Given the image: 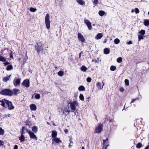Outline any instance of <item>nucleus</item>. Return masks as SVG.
I'll return each instance as SVG.
<instances>
[{"mask_svg": "<svg viewBox=\"0 0 149 149\" xmlns=\"http://www.w3.org/2000/svg\"><path fill=\"white\" fill-rule=\"evenodd\" d=\"M43 47L44 44H42L41 42H39L36 43L35 46V50L37 51V53L38 54H39L40 51L43 53V54H45V52L43 48Z\"/></svg>", "mask_w": 149, "mask_h": 149, "instance_id": "f257e3e1", "label": "nucleus"}, {"mask_svg": "<svg viewBox=\"0 0 149 149\" xmlns=\"http://www.w3.org/2000/svg\"><path fill=\"white\" fill-rule=\"evenodd\" d=\"M0 94L4 95L11 96L13 95V92L10 89H5L2 90L0 92Z\"/></svg>", "mask_w": 149, "mask_h": 149, "instance_id": "f03ea898", "label": "nucleus"}, {"mask_svg": "<svg viewBox=\"0 0 149 149\" xmlns=\"http://www.w3.org/2000/svg\"><path fill=\"white\" fill-rule=\"evenodd\" d=\"M49 17V15L48 14H47L45 17V24L46 28L48 29H49L50 27Z\"/></svg>", "mask_w": 149, "mask_h": 149, "instance_id": "7ed1b4c3", "label": "nucleus"}, {"mask_svg": "<svg viewBox=\"0 0 149 149\" xmlns=\"http://www.w3.org/2000/svg\"><path fill=\"white\" fill-rule=\"evenodd\" d=\"M70 105V109L72 111H75L76 110V106H78L79 104L76 101H74L72 102H70L69 103Z\"/></svg>", "mask_w": 149, "mask_h": 149, "instance_id": "20e7f679", "label": "nucleus"}, {"mask_svg": "<svg viewBox=\"0 0 149 149\" xmlns=\"http://www.w3.org/2000/svg\"><path fill=\"white\" fill-rule=\"evenodd\" d=\"M6 101V104H7L8 109L10 110L13 109H14V107L13 105L12 102L8 100H5Z\"/></svg>", "mask_w": 149, "mask_h": 149, "instance_id": "39448f33", "label": "nucleus"}, {"mask_svg": "<svg viewBox=\"0 0 149 149\" xmlns=\"http://www.w3.org/2000/svg\"><path fill=\"white\" fill-rule=\"evenodd\" d=\"M22 85L26 88H28L30 86L29 80L28 79H26L23 81L22 83Z\"/></svg>", "mask_w": 149, "mask_h": 149, "instance_id": "423d86ee", "label": "nucleus"}, {"mask_svg": "<svg viewBox=\"0 0 149 149\" xmlns=\"http://www.w3.org/2000/svg\"><path fill=\"white\" fill-rule=\"evenodd\" d=\"M28 134H29L31 139L35 140H37V138L36 135H35L34 134V133L31 131L29 130V131L28 132Z\"/></svg>", "mask_w": 149, "mask_h": 149, "instance_id": "0eeeda50", "label": "nucleus"}, {"mask_svg": "<svg viewBox=\"0 0 149 149\" xmlns=\"http://www.w3.org/2000/svg\"><path fill=\"white\" fill-rule=\"evenodd\" d=\"M102 130V125L100 124L95 129V132L97 133H100Z\"/></svg>", "mask_w": 149, "mask_h": 149, "instance_id": "6e6552de", "label": "nucleus"}, {"mask_svg": "<svg viewBox=\"0 0 149 149\" xmlns=\"http://www.w3.org/2000/svg\"><path fill=\"white\" fill-rule=\"evenodd\" d=\"M21 81L20 78L18 79H16V77L13 80V83L15 86H17L20 85Z\"/></svg>", "mask_w": 149, "mask_h": 149, "instance_id": "1a4fd4ad", "label": "nucleus"}, {"mask_svg": "<svg viewBox=\"0 0 149 149\" xmlns=\"http://www.w3.org/2000/svg\"><path fill=\"white\" fill-rule=\"evenodd\" d=\"M78 38L79 40L81 41L82 42H85V39L81 33H78Z\"/></svg>", "mask_w": 149, "mask_h": 149, "instance_id": "9d476101", "label": "nucleus"}, {"mask_svg": "<svg viewBox=\"0 0 149 149\" xmlns=\"http://www.w3.org/2000/svg\"><path fill=\"white\" fill-rule=\"evenodd\" d=\"M84 22L88 26V29L89 30H91L92 29V26L91 22L88 20L86 19H85Z\"/></svg>", "mask_w": 149, "mask_h": 149, "instance_id": "9b49d317", "label": "nucleus"}, {"mask_svg": "<svg viewBox=\"0 0 149 149\" xmlns=\"http://www.w3.org/2000/svg\"><path fill=\"white\" fill-rule=\"evenodd\" d=\"M29 131H29L28 130V129L27 128V127H23L22 128V131L20 132V133L21 134H24L27 132L28 133Z\"/></svg>", "mask_w": 149, "mask_h": 149, "instance_id": "f8f14e48", "label": "nucleus"}, {"mask_svg": "<svg viewBox=\"0 0 149 149\" xmlns=\"http://www.w3.org/2000/svg\"><path fill=\"white\" fill-rule=\"evenodd\" d=\"M52 141H53L52 143H54V142L57 143H59L62 142L59 139L57 138H56L52 139Z\"/></svg>", "mask_w": 149, "mask_h": 149, "instance_id": "ddd939ff", "label": "nucleus"}, {"mask_svg": "<svg viewBox=\"0 0 149 149\" xmlns=\"http://www.w3.org/2000/svg\"><path fill=\"white\" fill-rule=\"evenodd\" d=\"M13 92V94L17 95L18 94V93H20V90L19 89H17L16 88H14L12 91Z\"/></svg>", "mask_w": 149, "mask_h": 149, "instance_id": "4468645a", "label": "nucleus"}, {"mask_svg": "<svg viewBox=\"0 0 149 149\" xmlns=\"http://www.w3.org/2000/svg\"><path fill=\"white\" fill-rule=\"evenodd\" d=\"M31 109L32 111H35L36 110V105L32 104L30 105V106Z\"/></svg>", "mask_w": 149, "mask_h": 149, "instance_id": "2eb2a0df", "label": "nucleus"}, {"mask_svg": "<svg viewBox=\"0 0 149 149\" xmlns=\"http://www.w3.org/2000/svg\"><path fill=\"white\" fill-rule=\"evenodd\" d=\"M57 136V132L56 131L53 130L52 134V138H55Z\"/></svg>", "mask_w": 149, "mask_h": 149, "instance_id": "dca6fc26", "label": "nucleus"}, {"mask_svg": "<svg viewBox=\"0 0 149 149\" xmlns=\"http://www.w3.org/2000/svg\"><path fill=\"white\" fill-rule=\"evenodd\" d=\"M5 100H7L6 99H4L2 100H0V102L1 103L0 104V105L2 106L3 107H5V103H6V101Z\"/></svg>", "mask_w": 149, "mask_h": 149, "instance_id": "f3484780", "label": "nucleus"}, {"mask_svg": "<svg viewBox=\"0 0 149 149\" xmlns=\"http://www.w3.org/2000/svg\"><path fill=\"white\" fill-rule=\"evenodd\" d=\"M32 130L33 131V132L36 133L38 132V127L35 126H33L32 128Z\"/></svg>", "mask_w": 149, "mask_h": 149, "instance_id": "a211bd4d", "label": "nucleus"}, {"mask_svg": "<svg viewBox=\"0 0 149 149\" xmlns=\"http://www.w3.org/2000/svg\"><path fill=\"white\" fill-rule=\"evenodd\" d=\"M25 137L23 134H21V135L19 137V139L20 140L21 142H22L24 141L25 139Z\"/></svg>", "mask_w": 149, "mask_h": 149, "instance_id": "6ab92c4d", "label": "nucleus"}, {"mask_svg": "<svg viewBox=\"0 0 149 149\" xmlns=\"http://www.w3.org/2000/svg\"><path fill=\"white\" fill-rule=\"evenodd\" d=\"M103 36V34L102 33H99L97 34L96 37V38L97 39H99L101 38Z\"/></svg>", "mask_w": 149, "mask_h": 149, "instance_id": "aec40b11", "label": "nucleus"}, {"mask_svg": "<svg viewBox=\"0 0 149 149\" xmlns=\"http://www.w3.org/2000/svg\"><path fill=\"white\" fill-rule=\"evenodd\" d=\"M13 67L12 65H8L7 67L6 68V69L7 71H9L13 70Z\"/></svg>", "mask_w": 149, "mask_h": 149, "instance_id": "412c9836", "label": "nucleus"}, {"mask_svg": "<svg viewBox=\"0 0 149 149\" xmlns=\"http://www.w3.org/2000/svg\"><path fill=\"white\" fill-rule=\"evenodd\" d=\"M110 53L109 49L107 48H105L104 49V53L105 54H107Z\"/></svg>", "mask_w": 149, "mask_h": 149, "instance_id": "4be33fe9", "label": "nucleus"}, {"mask_svg": "<svg viewBox=\"0 0 149 149\" xmlns=\"http://www.w3.org/2000/svg\"><path fill=\"white\" fill-rule=\"evenodd\" d=\"M6 61V58L2 56V55H0V61L5 62Z\"/></svg>", "mask_w": 149, "mask_h": 149, "instance_id": "5701e85b", "label": "nucleus"}, {"mask_svg": "<svg viewBox=\"0 0 149 149\" xmlns=\"http://www.w3.org/2000/svg\"><path fill=\"white\" fill-rule=\"evenodd\" d=\"M77 2L81 5H83L85 4V2L83 0H77Z\"/></svg>", "mask_w": 149, "mask_h": 149, "instance_id": "b1692460", "label": "nucleus"}, {"mask_svg": "<svg viewBox=\"0 0 149 149\" xmlns=\"http://www.w3.org/2000/svg\"><path fill=\"white\" fill-rule=\"evenodd\" d=\"M78 90L80 91H84L85 90V88L83 86L81 85L79 87Z\"/></svg>", "mask_w": 149, "mask_h": 149, "instance_id": "393cba45", "label": "nucleus"}, {"mask_svg": "<svg viewBox=\"0 0 149 149\" xmlns=\"http://www.w3.org/2000/svg\"><path fill=\"white\" fill-rule=\"evenodd\" d=\"M139 33H140L141 35L143 36L145 33V31L144 30L142 29L139 32Z\"/></svg>", "mask_w": 149, "mask_h": 149, "instance_id": "a878e982", "label": "nucleus"}, {"mask_svg": "<svg viewBox=\"0 0 149 149\" xmlns=\"http://www.w3.org/2000/svg\"><path fill=\"white\" fill-rule=\"evenodd\" d=\"M81 69L82 71L83 72H85L87 69V68H86V67L84 65H83L81 68Z\"/></svg>", "mask_w": 149, "mask_h": 149, "instance_id": "bb28decb", "label": "nucleus"}, {"mask_svg": "<svg viewBox=\"0 0 149 149\" xmlns=\"http://www.w3.org/2000/svg\"><path fill=\"white\" fill-rule=\"evenodd\" d=\"M144 24L146 26H148L149 25V20H145L144 22Z\"/></svg>", "mask_w": 149, "mask_h": 149, "instance_id": "cd10ccee", "label": "nucleus"}, {"mask_svg": "<svg viewBox=\"0 0 149 149\" xmlns=\"http://www.w3.org/2000/svg\"><path fill=\"white\" fill-rule=\"evenodd\" d=\"M98 87V88L100 89H102L103 88V86L102 87V86H101V83L100 82H98L96 85Z\"/></svg>", "mask_w": 149, "mask_h": 149, "instance_id": "c85d7f7f", "label": "nucleus"}, {"mask_svg": "<svg viewBox=\"0 0 149 149\" xmlns=\"http://www.w3.org/2000/svg\"><path fill=\"white\" fill-rule=\"evenodd\" d=\"M104 11L102 10H100L98 12L99 15L100 16H102L104 15Z\"/></svg>", "mask_w": 149, "mask_h": 149, "instance_id": "c756f323", "label": "nucleus"}, {"mask_svg": "<svg viewBox=\"0 0 149 149\" xmlns=\"http://www.w3.org/2000/svg\"><path fill=\"white\" fill-rule=\"evenodd\" d=\"M9 79V77H5L3 78V80L4 82H6Z\"/></svg>", "mask_w": 149, "mask_h": 149, "instance_id": "7c9ffc66", "label": "nucleus"}, {"mask_svg": "<svg viewBox=\"0 0 149 149\" xmlns=\"http://www.w3.org/2000/svg\"><path fill=\"white\" fill-rule=\"evenodd\" d=\"M142 146V144L141 143H138L136 146V147L137 148H140Z\"/></svg>", "mask_w": 149, "mask_h": 149, "instance_id": "2f4dec72", "label": "nucleus"}, {"mask_svg": "<svg viewBox=\"0 0 149 149\" xmlns=\"http://www.w3.org/2000/svg\"><path fill=\"white\" fill-rule=\"evenodd\" d=\"M29 10L30 11L32 12H34L37 10V9L35 8H33L32 7L30 8Z\"/></svg>", "mask_w": 149, "mask_h": 149, "instance_id": "473e14b6", "label": "nucleus"}, {"mask_svg": "<svg viewBox=\"0 0 149 149\" xmlns=\"http://www.w3.org/2000/svg\"><path fill=\"white\" fill-rule=\"evenodd\" d=\"M110 127L111 130H116L117 128V126L111 125L110 126Z\"/></svg>", "mask_w": 149, "mask_h": 149, "instance_id": "72a5a7b5", "label": "nucleus"}, {"mask_svg": "<svg viewBox=\"0 0 149 149\" xmlns=\"http://www.w3.org/2000/svg\"><path fill=\"white\" fill-rule=\"evenodd\" d=\"M64 72L63 71L61 70L59 71L58 73V75L60 76H62Z\"/></svg>", "mask_w": 149, "mask_h": 149, "instance_id": "f704fd0d", "label": "nucleus"}, {"mask_svg": "<svg viewBox=\"0 0 149 149\" xmlns=\"http://www.w3.org/2000/svg\"><path fill=\"white\" fill-rule=\"evenodd\" d=\"M4 133V130L1 127H0V135H3Z\"/></svg>", "mask_w": 149, "mask_h": 149, "instance_id": "c9c22d12", "label": "nucleus"}, {"mask_svg": "<svg viewBox=\"0 0 149 149\" xmlns=\"http://www.w3.org/2000/svg\"><path fill=\"white\" fill-rule=\"evenodd\" d=\"M80 99L82 101L84 100V97L83 95L82 94H80L79 96Z\"/></svg>", "mask_w": 149, "mask_h": 149, "instance_id": "e433bc0d", "label": "nucleus"}, {"mask_svg": "<svg viewBox=\"0 0 149 149\" xmlns=\"http://www.w3.org/2000/svg\"><path fill=\"white\" fill-rule=\"evenodd\" d=\"M120 41V40L118 38H116L114 40V43L117 44H118Z\"/></svg>", "mask_w": 149, "mask_h": 149, "instance_id": "4c0bfd02", "label": "nucleus"}, {"mask_svg": "<svg viewBox=\"0 0 149 149\" xmlns=\"http://www.w3.org/2000/svg\"><path fill=\"white\" fill-rule=\"evenodd\" d=\"M35 97L36 99H39L40 97V95L38 93L37 94L35 95Z\"/></svg>", "mask_w": 149, "mask_h": 149, "instance_id": "58836bf2", "label": "nucleus"}, {"mask_svg": "<svg viewBox=\"0 0 149 149\" xmlns=\"http://www.w3.org/2000/svg\"><path fill=\"white\" fill-rule=\"evenodd\" d=\"M116 69V67L113 65H112L111 66L110 69L111 71H114Z\"/></svg>", "mask_w": 149, "mask_h": 149, "instance_id": "ea45409f", "label": "nucleus"}, {"mask_svg": "<svg viewBox=\"0 0 149 149\" xmlns=\"http://www.w3.org/2000/svg\"><path fill=\"white\" fill-rule=\"evenodd\" d=\"M138 37L139 41H140L141 39H143V36L141 35H138Z\"/></svg>", "mask_w": 149, "mask_h": 149, "instance_id": "a19ab883", "label": "nucleus"}, {"mask_svg": "<svg viewBox=\"0 0 149 149\" xmlns=\"http://www.w3.org/2000/svg\"><path fill=\"white\" fill-rule=\"evenodd\" d=\"M122 58L121 57H119L117 59V61L118 63H120L122 62Z\"/></svg>", "mask_w": 149, "mask_h": 149, "instance_id": "79ce46f5", "label": "nucleus"}, {"mask_svg": "<svg viewBox=\"0 0 149 149\" xmlns=\"http://www.w3.org/2000/svg\"><path fill=\"white\" fill-rule=\"evenodd\" d=\"M125 82L126 86H128L129 85V80L127 79H125Z\"/></svg>", "mask_w": 149, "mask_h": 149, "instance_id": "37998d69", "label": "nucleus"}, {"mask_svg": "<svg viewBox=\"0 0 149 149\" xmlns=\"http://www.w3.org/2000/svg\"><path fill=\"white\" fill-rule=\"evenodd\" d=\"M4 66H6L10 64V63L7 61H6L4 63H3Z\"/></svg>", "mask_w": 149, "mask_h": 149, "instance_id": "c03bdc74", "label": "nucleus"}, {"mask_svg": "<svg viewBox=\"0 0 149 149\" xmlns=\"http://www.w3.org/2000/svg\"><path fill=\"white\" fill-rule=\"evenodd\" d=\"M135 11L136 14H138L139 12V9L137 8H135Z\"/></svg>", "mask_w": 149, "mask_h": 149, "instance_id": "a18cd8bd", "label": "nucleus"}, {"mask_svg": "<svg viewBox=\"0 0 149 149\" xmlns=\"http://www.w3.org/2000/svg\"><path fill=\"white\" fill-rule=\"evenodd\" d=\"M91 80V79L90 77H88L86 79V81L88 82H90Z\"/></svg>", "mask_w": 149, "mask_h": 149, "instance_id": "49530a36", "label": "nucleus"}, {"mask_svg": "<svg viewBox=\"0 0 149 149\" xmlns=\"http://www.w3.org/2000/svg\"><path fill=\"white\" fill-rule=\"evenodd\" d=\"M13 52L12 51H11L10 52V58H13Z\"/></svg>", "mask_w": 149, "mask_h": 149, "instance_id": "de8ad7c7", "label": "nucleus"}, {"mask_svg": "<svg viewBox=\"0 0 149 149\" xmlns=\"http://www.w3.org/2000/svg\"><path fill=\"white\" fill-rule=\"evenodd\" d=\"M98 0H94L93 1V3L94 5H96L98 3Z\"/></svg>", "mask_w": 149, "mask_h": 149, "instance_id": "09e8293b", "label": "nucleus"}, {"mask_svg": "<svg viewBox=\"0 0 149 149\" xmlns=\"http://www.w3.org/2000/svg\"><path fill=\"white\" fill-rule=\"evenodd\" d=\"M73 142H70L69 145V148H70L73 145Z\"/></svg>", "mask_w": 149, "mask_h": 149, "instance_id": "8fccbe9b", "label": "nucleus"}, {"mask_svg": "<svg viewBox=\"0 0 149 149\" xmlns=\"http://www.w3.org/2000/svg\"><path fill=\"white\" fill-rule=\"evenodd\" d=\"M120 91L121 92H123L124 91V89L123 87H121L120 88Z\"/></svg>", "mask_w": 149, "mask_h": 149, "instance_id": "3c124183", "label": "nucleus"}, {"mask_svg": "<svg viewBox=\"0 0 149 149\" xmlns=\"http://www.w3.org/2000/svg\"><path fill=\"white\" fill-rule=\"evenodd\" d=\"M108 141V139L107 138L105 140H103V145H105V143L106 141Z\"/></svg>", "mask_w": 149, "mask_h": 149, "instance_id": "603ef678", "label": "nucleus"}, {"mask_svg": "<svg viewBox=\"0 0 149 149\" xmlns=\"http://www.w3.org/2000/svg\"><path fill=\"white\" fill-rule=\"evenodd\" d=\"M4 144V143L3 141L0 140V146H2Z\"/></svg>", "mask_w": 149, "mask_h": 149, "instance_id": "864d4df0", "label": "nucleus"}, {"mask_svg": "<svg viewBox=\"0 0 149 149\" xmlns=\"http://www.w3.org/2000/svg\"><path fill=\"white\" fill-rule=\"evenodd\" d=\"M92 62H94L95 63H98L99 61L97 60L93 59L92 61Z\"/></svg>", "mask_w": 149, "mask_h": 149, "instance_id": "5fc2aeb1", "label": "nucleus"}, {"mask_svg": "<svg viewBox=\"0 0 149 149\" xmlns=\"http://www.w3.org/2000/svg\"><path fill=\"white\" fill-rule=\"evenodd\" d=\"M138 99V98L132 99L131 102H130V103H133L136 100Z\"/></svg>", "mask_w": 149, "mask_h": 149, "instance_id": "6e6d98bb", "label": "nucleus"}, {"mask_svg": "<svg viewBox=\"0 0 149 149\" xmlns=\"http://www.w3.org/2000/svg\"><path fill=\"white\" fill-rule=\"evenodd\" d=\"M64 132L65 134H67L68 132V130L66 129H65L64 130Z\"/></svg>", "mask_w": 149, "mask_h": 149, "instance_id": "4d7b16f0", "label": "nucleus"}, {"mask_svg": "<svg viewBox=\"0 0 149 149\" xmlns=\"http://www.w3.org/2000/svg\"><path fill=\"white\" fill-rule=\"evenodd\" d=\"M132 44V41L131 40L128 42L127 43V44L128 45H130Z\"/></svg>", "mask_w": 149, "mask_h": 149, "instance_id": "13d9d810", "label": "nucleus"}, {"mask_svg": "<svg viewBox=\"0 0 149 149\" xmlns=\"http://www.w3.org/2000/svg\"><path fill=\"white\" fill-rule=\"evenodd\" d=\"M18 147V146L16 145H15L14 146L13 149H17Z\"/></svg>", "mask_w": 149, "mask_h": 149, "instance_id": "bf43d9fd", "label": "nucleus"}, {"mask_svg": "<svg viewBox=\"0 0 149 149\" xmlns=\"http://www.w3.org/2000/svg\"><path fill=\"white\" fill-rule=\"evenodd\" d=\"M65 111L66 112H67L68 113L67 114H68L70 113V112L71 111L70 110H65Z\"/></svg>", "mask_w": 149, "mask_h": 149, "instance_id": "052dcab7", "label": "nucleus"}, {"mask_svg": "<svg viewBox=\"0 0 149 149\" xmlns=\"http://www.w3.org/2000/svg\"><path fill=\"white\" fill-rule=\"evenodd\" d=\"M107 39H105L104 40V41L103 42L104 43H106L107 42Z\"/></svg>", "mask_w": 149, "mask_h": 149, "instance_id": "680f3d73", "label": "nucleus"}, {"mask_svg": "<svg viewBox=\"0 0 149 149\" xmlns=\"http://www.w3.org/2000/svg\"><path fill=\"white\" fill-rule=\"evenodd\" d=\"M81 52L79 54V58H80V57H81Z\"/></svg>", "mask_w": 149, "mask_h": 149, "instance_id": "e2e57ef3", "label": "nucleus"}, {"mask_svg": "<svg viewBox=\"0 0 149 149\" xmlns=\"http://www.w3.org/2000/svg\"><path fill=\"white\" fill-rule=\"evenodd\" d=\"M65 110H63V114H65Z\"/></svg>", "mask_w": 149, "mask_h": 149, "instance_id": "0e129e2a", "label": "nucleus"}, {"mask_svg": "<svg viewBox=\"0 0 149 149\" xmlns=\"http://www.w3.org/2000/svg\"><path fill=\"white\" fill-rule=\"evenodd\" d=\"M109 146V144H108L106 146L105 148H107V147Z\"/></svg>", "mask_w": 149, "mask_h": 149, "instance_id": "69168bd1", "label": "nucleus"}, {"mask_svg": "<svg viewBox=\"0 0 149 149\" xmlns=\"http://www.w3.org/2000/svg\"><path fill=\"white\" fill-rule=\"evenodd\" d=\"M32 117H35V116L34 115H32Z\"/></svg>", "mask_w": 149, "mask_h": 149, "instance_id": "338daca9", "label": "nucleus"}, {"mask_svg": "<svg viewBox=\"0 0 149 149\" xmlns=\"http://www.w3.org/2000/svg\"><path fill=\"white\" fill-rule=\"evenodd\" d=\"M81 149H85L84 147V146H83L82 147Z\"/></svg>", "mask_w": 149, "mask_h": 149, "instance_id": "774afa93", "label": "nucleus"}]
</instances>
